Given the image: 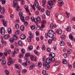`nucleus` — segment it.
Wrapping results in <instances>:
<instances>
[{
	"instance_id": "0e129e2a",
	"label": "nucleus",
	"mask_w": 75,
	"mask_h": 75,
	"mask_svg": "<svg viewBox=\"0 0 75 75\" xmlns=\"http://www.w3.org/2000/svg\"><path fill=\"white\" fill-rule=\"evenodd\" d=\"M64 58H67V54L66 53L64 54Z\"/></svg>"
},
{
	"instance_id": "72a5a7b5",
	"label": "nucleus",
	"mask_w": 75,
	"mask_h": 75,
	"mask_svg": "<svg viewBox=\"0 0 75 75\" xmlns=\"http://www.w3.org/2000/svg\"><path fill=\"white\" fill-rule=\"evenodd\" d=\"M69 38H70L71 40H72L74 38V36H73L71 34H70L69 36Z\"/></svg>"
},
{
	"instance_id": "774afa93",
	"label": "nucleus",
	"mask_w": 75,
	"mask_h": 75,
	"mask_svg": "<svg viewBox=\"0 0 75 75\" xmlns=\"http://www.w3.org/2000/svg\"><path fill=\"white\" fill-rule=\"evenodd\" d=\"M47 50L48 52H50V51H51V49L50 48H47Z\"/></svg>"
},
{
	"instance_id": "79ce46f5",
	"label": "nucleus",
	"mask_w": 75,
	"mask_h": 75,
	"mask_svg": "<svg viewBox=\"0 0 75 75\" xmlns=\"http://www.w3.org/2000/svg\"><path fill=\"white\" fill-rule=\"evenodd\" d=\"M59 61H57L56 62H55V65L56 66H57V65H58L59 64Z\"/></svg>"
},
{
	"instance_id": "2eb2a0df",
	"label": "nucleus",
	"mask_w": 75,
	"mask_h": 75,
	"mask_svg": "<svg viewBox=\"0 0 75 75\" xmlns=\"http://www.w3.org/2000/svg\"><path fill=\"white\" fill-rule=\"evenodd\" d=\"M55 55V53L52 52L49 54V55L50 56V57H52V58H54Z\"/></svg>"
},
{
	"instance_id": "dca6fc26",
	"label": "nucleus",
	"mask_w": 75,
	"mask_h": 75,
	"mask_svg": "<svg viewBox=\"0 0 75 75\" xmlns=\"http://www.w3.org/2000/svg\"><path fill=\"white\" fill-rule=\"evenodd\" d=\"M34 3L36 8H38L39 6H38V1H35L34 2Z\"/></svg>"
},
{
	"instance_id": "4c0bfd02",
	"label": "nucleus",
	"mask_w": 75,
	"mask_h": 75,
	"mask_svg": "<svg viewBox=\"0 0 75 75\" xmlns=\"http://www.w3.org/2000/svg\"><path fill=\"white\" fill-rule=\"evenodd\" d=\"M10 41L11 43H13L14 42V39L12 38H10Z\"/></svg>"
},
{
	"instance_id": "6e6d98bb",
	"label": "nucleus",
	"mask_w": 75,
	"mask_h": 75,
	"mask_svg": "<svg viewBox=\"0 0 75 75\" xmlns=\"http://www.w3.org/2000/svg\"><path fill=\"white\" fill-rule=\"evenodd\" d=\"M46 13L47 16H49L50 15V12H49L48 11H46Z\"/></svg>"
},
{
	"instance_id": "423d86ee",
	"label": "nucleus",
	"mask_w": 75,
	"mask_h": 75,
	"mask_svg": "<svg viewBox=\"0 0 75 75\" xmlns=\"http://www.w3.org/2000/svg\"><path fill=\"white\" fill-rule=\"evenodd\" d=\"M44 27V25L43 24H42L41 25V26L40 28V26H38L36 27L37 30H39L40 28H41V30H42V29H43V28Z\"/></svg>"
},
{
	"instance_id": "5701e85b",
	"label": "nucleus",
	"mask_w": 75,
	"mask_h": 75,
	"mask_svg": "<svg viewBox=\"0 0 75 75\" xmlns=\"http://www.w3.org/2000/svg\"><path fill=\"white\" fill-rule=\"evenodd\" d=\"M24 28H25V27L23 25H21L20 27V29L21 31H23L24 30Z\"/></svg>"
},
{
	"instance_id": "680f3d73",
	"label": "nucleus",
	"mask_w": 75,
	"mask_h": 75,
	"mask_svg": "<svg viewBox=\"0 0 75 75\" xmlns=\"http://www.w3.org/2000/svg\"><path fill=\"white\" fill-rule=\"evenodd\" d=\"M42 74L44 75L46 74V71L45 70H44L42 71Z\"/></svg>"
},
{
	"instance_id": "bf43d9fd",
	"label": "nucleus",
	"mask_w": 75,
	"mask_h": 75,
	"mask_svg": "<svg viewBox=\"0 0 75 75\" xmlns=\"http://www.w3.org/2000/svg\"><path fill=\"white\" fill-rule=\"evenodd\" d=\"M32 8H33L34 10H35V5L34 4H33V5L32 6Z\"/></svg>"
},
{
	"instance_id": "c03bdc74",
	"label": "nucleus",
	"mask_w": 75,
	"mask_h": 75,
	"mask_svg": "<svg viewBox=\"0 0 75 75\" xmlns=\"http://www.w3.org/2000/svg\"><path fill=\"white\" fill-rule=\"evenodd\" d=\"M38 67H41L42 66V64L41 63V62H38Z\"/></svg>"
},
{
	"instance_id": "6ab92c4d",
	"label": "nucleus",
	"mask_w": 75,
	"mask_h": 75,
	"mask_svg": "<svg viewBox=\"0 0 75 75\" xmlns=\"http://www.w3.org/2000/svg\"><path fill=\"white\" fill-rule=\"evenodd\" d=\"M41 20L40 17H38L37 18H35V23H38V21Z\"/></svg>"
},
{
	"instance_id": "de8ad7c7",
	"label": "nucleus",
	"mask_w": 75,
	"mask_h": 75,
	"mask_svg": "<svg viewBox=\"0 0 75 75\" xmlns=\"http://www.w3.org/2000/svg\"><path fill=\"white\" fill-rule=\"evenodd\" d=\"M31 20L32 21H34L35 22V18H34V17L32 16L31 17Z\"/></svg>"
},
{
	"instance_id": "c85d7f7f",
	"label": "nucleus",
	"mask_w": 75,
	"mask_h": 75,
	"mask_svg": "<svg viewBox=\"0 0 75 75\" xmlns=\"http://www.w3.org/2000/svg\"><path fill=\"white\" fill-rule=\"evenodd\" d=\"M42 3L43 4L42 5V6H43V7H44V6L45 5V4L46 3V0H42Z\"/></svg>"
},
{
	"instance_id": "37998d69",
	"label": "nucleus",
	"mask_w": 75,
	"mask_h": 75,
	"mask_svg": "<svg viewBox=\"0 0 75 75\" xmlns=\"http://www.w3.org/2000/svg\"><path fill=\"white\" fill-rule=\"evenodd\" d=\"M20 19L23 22H24V16H21Z\"/></svg>"
},
{
	"instance_id": "39448f33",
	"label": "nucleus",
	"mask_w": 75,
	"mask_h": 75,
	"mask_svg": "<svg viewBox=\"0 0 75 75\" xmlns=\"http://www.w3.org/2000/svg\"><path fill=\"white\" fill-rule=\"evenodd\" d=\"M30 53H27L25 54V57H24V58L25 60L26 61H27L28 59V56H30Z\"/></svg>"
},
{
	"instance_id": "338daca9",
	"label": "nucleus",
	"mask_w": 75,
	"mask_h": 75,
	"mask_svg": "<svg viewBox=\"0 0 75 75\" xmlns=\"http://www.w3.org/2000/svg\"><path fill=\"white\" fill-rule=\"evenodd\" d=\"M48 42L49 43V44H51V42H52V40H48Z\"/></svg>"
},
{
	"instance_id": "a211bd4d",
	"label": "nucleus",
	"mask_w": 75,
	"mask_h": 75,
	"mask_svg": "<svg viewBox=\"0 0 75 75\" xmlns=\"http://www.w3.org/2000/svg\"><path fill=\"white\" fill-rule=\"evenodd\" d=\"M66 30L68 32H69V31H71V27L69 26L66 29Z\"/></svg>"
},
{
	"instance_id": "e433bc0d",
	"label": "nucleus",
	"mask_w": 75,
	"mask_h": 75,
	"mask_svg": "<svg viewBox=\"0 0 75 75\" xmlns=\"http://www.w3.org/2000/svg\"><path fill=\"white\" fill-rule=\"evenodd\" d=\"M42 49V50H43V51H44L45 50V45H42V47L41 48Z\"/></svg>"
},
{
	"instance_id": "aec40b11",
	"label": "nucleus",
	"mask_w": 75,
	"mask_h": 75,
	"mask_svg": "<svg viewBox=\"0 0 75 75\" xmlns=\"http://www.w3.org/2000/svg\"><path fill=\"white\" fill-rule=\"evenodd\" d=\"M0 11L2 14H4V12H5L4 8H1L0 10Z\"/></svg>"
},
{
	"instance_id": "49530a36",
	"label": "nucleus",
	"mask_w": 75,
	"mask_h": 75,
	"mask_svg": "<svg viewBox=\"0 0 75 75\" xmlns=\"http://www.w3.org/2000/svg\"><path fill=\"white\" fill-rule=\"evenodd\" d=\"M67 63V60L65 59H64L63 60V63L64 64H66Z\"/></svg>"
},
{
	"instance_id": "3c124183",
	"label": "nucleus",
	"mask_w": 75,
	"mask_h": 75,
	"mask_svg": "<svg viewBox=\"0 0 75 75\" xmlns=\"http://www.w3.org/2000/svg\"><path fill=\"white\" fill-rule=\"evenodd\" d=\"M15 27L17 29H18L19 28V25H18V24H16V25H15Z\"/></svg>"
},
{
	"instance_id": "f8f14e48",
	"label": "nucleus",
	"mask_w": 75,
	"mask_h": 75,
	"mask_svg": "<svg viewBox=\"0 0 75 75\" xmlns=\"http://www.w3.org/2000/svg\"><path fill=\"white\" fill-rule=\"evenodd\" d=\"M30 56V58L32 61H35V62H36L37 60L34 57V56H33V55H31Z\"/></svg>"
},
{
	"instance_id": "0eeeda50",
	"label": "nucleus",
	"mask_w": 75,
	"mask_h": 75,
	"mask_svg": "<svg viewBox=\"0 0 75 75\" xmlns=\"http://www.w3.org/2000/svg\"><path fill=\"white\" fill-rule=\"evenodd\" d=\"M13 63V60H12V59L11 58H10L8 59V65L10 66L11 64Z\"/></svg>"
},
{
	"instance_id": "052dcab7",
	"label": "nucleus",
	"mask_w": 75,
	"mask_h": 75,
	"mask_svg": "<svg viewBox=\"0 0 75 75\" xmlns=\"http://www.w3.org/2000/svg\"><path fill=\"white\" fill-rule=\"evenodd\" d=\"M7 52L8 54H11V51L10 50H8L7 51Z\"/></svg>"
},
{
	"instance_id": "412c9836",
	"label": "nucleus",
	"mask_w": 75,
	"mask_h": 75,
	"mask_svg": "<svg viewBox=\"0 0 75 75\" xmlns=\"http://www.w3.org/2000/svg\"><path fill=\"white\" fill-rule=\"evenodd\" d=\"M58 3H59L61 4V6H62L64 4V2L62 0H58Z\"/></svg>"
},
{
	"instance_id": "7c9ffc66",
	"label": "nucleus",
	"mask_w": 75,
	"mask_h": 75,
	"mask_svg": "<svg viewBox=\"0 0 75 75\" xmlns=\"http://www.w3.org/2000/svg\"><path fill=\"white\" fill-rule=\"evenodd\" d=\"M2 21L3 22V25L5 26V27H6L7 26V23L6 22L4 21V20H3Z\"/></svg>"
},
{
	"instance_id": "c756f323",
	"label": "nucleus",
	"mask_w": 75,
	"mask_h": 75,
	"mask_svg": "<svg viewBox=\"0 0 75 75\" xmlns=\"http://www.w3.org/2000/svg\"><path fill=\"white\" fill-rule=\"evenodd\" d=\"M34 52L35 54L36 55H37V56H38V55H39V53L38 52H37V50H34Z\"/></svg>"
},
{
	"instance_id": "9d476101",
	"label": "nucleus",
	"mask_w": 75,
	"mask_h": 75,
	"mask_svg": "<svg viewBox=\"0 0 75 75\" xmlns=\"http://www.w3.org/2000/svg\"><path fill=\"white\" fill-rule=\"evenodd\" d=\"M0 33L1 34L3 35L5 33V31L4 30V28L2 27L1 29V32Z\"/></svg>"
},
{
	"instance_id": "7ed1b4c3",
	"label": "nucleus",
	"mask_w": 75,
	"mask_h": 75,
	"mask_svg": "<svg viewBox=\"0 0 75 75\" xmlns=\"http://www.w3.org/2000/svg\"><path fill=\"white\" fill-rule=\"evenodd\" d=\"M21 52L22 53L20 54L19 55V58H21V57H23L24 56V55H23L24 54L25 52V50L24 49H23L21 50Z\"/></svg>"
},
{
	"instance_id": "c9c22d12",
	"label": "nucleus",
	"mask_w": 75,
	"mask_h": 75,
	"mask_svg": "<svg viewBox=\"0 0 75 75\" xmlns=\"http://www.w3.org/2000/svg\"><path fill=\"white\" fill-rule=\"evenodd\" d=\"M30 28L31 30H34L35 28V25H32V26L30 27Z\"/></svg>"
},
{
	"instance_id": "864d4df0",
	"label": "nucleus",
	"mask_w": 75,
	"mask_h": 75,
	"mask_svg": "<svg viewBox=\"0 0 75 75\" xmlns=\"http://www.w3.org/2000/svg\"><path fill=\"white\" fill-rule=\"evenodd\" d=\"M20 6H16V10H18V11L20 10Z\"/></svg>"
},
{
	"instance_id": "69168bd1",
	"label": "nucleus",
	"mask_w": 75,
	"mask_h": 75,
	"mask_svg": "<svg viewBox=\"0 0 75 75\" xmlns=\"http://www.w3.org/2000/svg\"><path fill=\"white\" fill-rule=\"evenodd\" d=\"M24 25H28V23L26 21L24 22Z\"/></svg>"
},
{
	"instance_id": "4d7b16f0",
	"label": "nucleus",
	"mask_w": 75,
	"mask_h": 75,
	"mask_svg": "<svg viewBox=\"0 0 75 75\" xmlns=\"http://www.w3.org/2000/svg\"><path fill=\"white\" fill-rule=\"evenodd\" d=\"M22 65L24 67H26L27 66V64L25 62H24L22 63Z\"/></svg>"
},
{
	"instance_id": "b1692460",
	"label": "nucleus",
	"mask_w": 75,
	"mask_h": 75,
	"mask_svg": "<svg viewBox=\"0 0 75 75\" xmlns=\"http://www.w3.org/2000/svg\"><path fill=\"white\" fill-rule=\"evenodd\" d=\"M60 45L61 46H64L65 45V42L64 41H60Z\"/></svg>"
},
{
	"instance_id": "58836bf2",
	"label": "nucleus",
	"mask_w": 75,
	"mask_h": 75,
	"mask_svg": "<svg viewBox=\"0 0 75 75\" xmlns=\"http://www.w3.org/2000/svg\"><path fill=\"white\" fill-rule=\"evenodd\" d=\"M67 53L68 54H71V53H72V50L70 49H68Z\"/></svg>"
},
{
	"instance_id": "1a4fd4ad",
	"label": "nucleus",
	"mask_w": 75,
	"mask_h": 75,
	"mask_svg": "<svg viewBox=\"0 0 75 75\" xmlns=\"http://www.w3.org/2000/svg\"><path fill=\"white\" fill-rule=\"evenodd\" d=\"M13 3L14 5H13V6L15 8V7H16V6L18 4V1H17V0H14L13 1Z\"/></svg>"
},
{
	"instance_id": "a878e982",
	"label": "nucleus",
	"mask_w": 75,
	"mask_h": 75,
	"mask_svg": "<svg viewBox=\"0 0 75 75\" xmlns=\"http://www.w3.org/2000/svg\"><path fill=\"white\" fill-rule=\"evenodd\" d=\"M15 67L16 68L18 69H20V68H21V65H20L16 64Z\"/></svg>"
},
{
	"instance_id": "6e6552de",
	"label": "nucleus",
	"mask_w": 75,
	"mask_h": 75,
	"mask_svg": "<svg viewBox=\"0 0 75 75\" xmlns=\"http://www.w3.org/2000/svg\"><path fill=\"white\" fill-rule=\"evenodd\" d=\"M10 36L9 34H7L4 35V38L5 40H8L10 38Z\"/></svg>"
},
{
	"instance_id": "603ef678",
	"label": "nucleus",
	"mask_w": 75,
	"mask_h": 75,
	"mask_svg": "<svg viewBox=\"0 0 75 75\" xmlns=\"http://www.w3.org/2000/svg\"><path fill=\"white\" fill-rule=\"evenodd\" d=\"M47 8L49 10H51L52 8V7H51V5H49V6H47Z\"/></svg>"
},
{
	"instance_id": "473e14b6",
	"label": "nucleus",
	"mask_w": 75,
	"mask_h": 75,
	"mask_svg": "<svg viewBox=\"0 0 75 75\" xmlns=\"http://www.w3.org/2000/svg\"><path fill=\"white\" fill-rule=\"evenodd\" d=\"M50 28L52 29L54 28V24L52 23H51L50 25Z\"/></svg>"
},
{
	"instance_id": "5fc2aeb1",
	"label": "nucleus",
	"mask_w": 75,
	"mask_h": 75,
	"mask_svg": "<svg viewBox=\"0 0 75 75\" xmlns=\"http://www.w3.org/2000/svg\"><path fill=\"white\" fill-rule=\"evenodd\" d=\"M28 49L29 50H31L32 49H33V46H30L28 47Z\"/></svg>"
},
{
	"instance_id": "ea45409f",
	"label": "nucleus",
	"mask_w": 75,
	"mask_h": 75,
	"mask_svg": "<svg viewBox=\"0 0 75 75\" xmlns=\"http://www.w3.org/2000/svg\"><path fill=\"white\" fill-rule=\"evenodd\" d=\"M5 74H6V75H8V74H9V73H10L9 71H8V70H6L5 71Z\"/></svg>"
},
{
	"instance_id": "f03ea898",
	"label": "nucleus",
	"mask_w": 75,
	"mask_h": 75,
	"mask_svg": "<svg viewBox=\"0 0 75 75\" xmlns=\"http://www.w3.org/2000/svg\"><path fill=\"white\" fill-rule=\"evenodd\" d=\"M54 35V32L52 30H50L48 31V33L45 34V38H48V37L49 38H52Z\"/></svg>"
},
{
	"instance_id": "8fccbe9b",
	"label": "nucleus",
	"mask_w": 75,
	"mask_h": 75,
	"mask_svg": "<svg viewBox=\"0 0 75 75\" xmlns=\"http://www.w3.org/2000/svg\"><path fill=\"white\" fill-rule=\"evenodd\" d=\"M19 17H21L23 16V12H21L19 13Z\"/></svg>"
},
{
	"instance_id": "20e7f679",
	"label": "nucleus",
	"mask_w": 75,
	"mask_h": 75,
	"mask_svg": "<svg viewBox=\"0 0 75 75\" xmlns=\"http://www.w3.org/2000/svg\"><path fill=\"white\" fill-rule=\"evenodd\" d=\"M18 51H19V50L18 48H15V51L13 52V53L11 54L12 57H14V55H15V54H17V52H18Z\"/></svg>"
},
{
	"instance_id": "bb28decb",
	"label": "nucleus",
	"mask_w": 75,
	"mask_h": 75,
	"mask_svg": "<svg viewBox=\"0 0 75 75\" xmlns=\"http://www.w3.org/2000/svg\"><path fill=\"white\" fill-rule=\"evenodd\" d=\"M14 40H17V36L16 35H13V38Z\"/></svg>"
},
{
	"instance_id": "2f4dec72",
	"label": "nucleus",
	"mask_w": 75,
	"mask_h": 75,
	"mask_svg": "<svg viewBox=\"0 0 75 75\" xmlns=\"http://www.w3.org/2000/svg\"><path fill=\"white\" fill-rule=\"evenodd\" d=\"M60 38L62 40H64L65 39V36L64 35H62L60 36Z\"/></svg>"
},
{
	"instance_id": "4468645a",
	"label": "nucleus",
	"mask_w": 75,
	"mask_h": 75,
	"mask_svg": "<svg viewBox=\"0 0 75 75\" xmlns=\"http://www.w3.org/2000/svg\"><path fill=\"white\" fill-rule=\"evenodd\" d=\"M20 38L21 40H24L25 39L26 37L24 34L21 35L20 36Z\"/></svg>"
},
{
	"instance_id": "393cba45",
	"label": "nucleus",
	"mask_w": 75,
	"mask_h": 75,
	"mask_svg": "<svg viewBox=\"0 0 75 75\" xmlns=\"http://www.w3.org/2000/svg\"><path fill=\"white\" fill-rule=\"evenodd\" d=\"M33 37L31 36H29V37H28L27 39L28 41V42H31V38Z\"/></svg>"
},
{
	"instance_id": "13d9d810",
	"label": "nucleus",
	"mask_w": 75,
	"mask_h": 75,
	"mask_svg": "<svg viewBox=\"0 0 75 75\" xmlns=\"http://www.w3.org/2000/svg\"><path fill=\"white\" fill-rule=\"evenodd\" d=\"M42 17L43 19H45V14H42Z\"/></svg>"
},
{
	"instance_id": "a19ab883",
	"label": "nucleus",
	"mask_w": 75,
	"mask_h": 75,
	"mask_svg": "<svg viewBox=\"0 0 75 75\" xmlns=\"http://www.w3.org/2000/svg\"><path fill=\"white\" fill-rule=\"evenodd\" d=\"M6 62L5 60H3L2 62V65H3L4 66V65L6 64Z\"/></svg>"
},
{
	"instance_id": "4be33fe9",
	"label": "nucleus",
	"mask_w": 75,
	"mask_h": 75,
	"mask_svg": "<svg viewBox=\"0 0 75 75\" xmlns=\"http://www.w3.org/2000/svg\"><path fill=\"white\" fill-rule=\"evenodd\" d=\"M18 44L19 46L21 47L23 45V42L21 40H19L18 42Z\"/></svg>"
},
{
	"instance_id": "f3484780",
	"label": "nucleus",
	"mask_w": 75,
	"mask_h": 75,
	"mask_svg": "<svg viewBox=\"0 0 75 75\" xmlns=\"http://www.w3.org/2000/svg\"><path fill=\"white\" fill-rule=\"evenodd\" d=\"M33 68H35V64H33L30 65L29 67V69L30 70H33Z\"/></svg>"
},
{
	"instance_id": "9b49d317",
	"label": "nucleus",
	"mask_w": 75,
	"mask_h": 75,
	"mask_svg": "<svg viewBox=\"0 0 75 75\" xmlns=\"http://www.w3.org/2000/svg\"><path fill=\"white\" fill-rule=\"evenodd\" d=\"M56 33H57L58 34H61L62 33V31L60 29H59L56 31Z\"/></svg>"
},
{
	"instance_id": "cd10ccee",
	"label": "nucleus",
	"mask_w": 75,
	"mask_h": 75,
	"mask_svg": "<svg viewBox=\"0 0 75 75\" xmlns=\"http://www.w3.org/2000/svg\"><path fill=\"white\" fill-rule=\"evenodd\" d=\"M8 33L9 34H11L12 31H11V29L10 28H8L7 30Z\"/></svg>"
},
{
	"instance_id": "a18cd8bd",
	"label": "nucleus",
	"mask_w": 75,
	"mask_h": 75,
	"mask_svg": "<svg viewBox=\"0 0 75 75\" xmlns=\"http://www.w3.org/2000/svg\"><path fill=\"white\" fill-rule=\"evenodd\" d=\"M67 45L68 46H69V47H72V45H71V43L69 42H67Z\"/></svg>"
},
{
	"instance_id": "ddd939ff",
	"label": "nucleus",
	"mask_w": 75,
	"mask_h": 75,
	"mask_svg": "<svg viewBox=\"0 0 75 75\" xmlns=\"http://www.w3.org/2000/svg\"><path fill=\"white\" fill-rule=\"evenodd\" d=\"M47 3L49 6H51L54 4V2L52 1H48Z\"/></svg>"
},
{
	"instance_id": "f704fd0d",
	"label": "nucleus",
	"mask_w": 75,
	"mask_h": 75,
	"mask_svg": "<svg viewBox=\"0 0 75 75\" xmlns=\"http://www.w3.org/2000/svg\"><path fill=\"white\" fill-rule=\"evenodd\" d=\"M0 2H2V4H5L6 3V1L5 0H0Z\"/></svg>"
},
{
	"instance_id": "e2e57ef3",
	"label": "nucleus",
	"mask_w": 75,
	"mask_h": 75,
	"mask_svg": "<svg viewBox=\"0 0 75 75\" xmlns=\"http://www.w3.org/2000/svg\"><path fill=\"white\" fill-rule=\"evenodd\" d=\"M19 33V30H17L16 31V32H15V34L16 35H17V34H18Z\"/></svg>"
},
{
	"instance_id": "09e8293b",
	"label": "nucleus",
	"mask_w": 75,
	"mask_h": 75,
	"mask_svg": "<svg viewBox=\"0 0 75 75\" xmlns=\"http://www.w3.org/2000/svg\"><path fill=\"white\" fill-rule=\"evenodd\" d=\"M51 61H52V62H54L55 61V58H54V57H52L51 58Z\"/></svg>"
},
{
	"instance_id": "f257e3e1",
	"label": "nucleus",
	"mask_w": 75,
	"mask_h": 75,
	"mask_svg": "<svg viewBox=\"0 0 75 75\" xmlns=\"http://www.w3.org/2000/svg\"><path fill=\"white\" fill-rule=\"evenodd\" d=\"M46 62L43 63V65L45 67V69H48L50 67V66L49 64L51 62V58L50 57L47 58L46 60Z\"/></svg>"
}]
</instances>
